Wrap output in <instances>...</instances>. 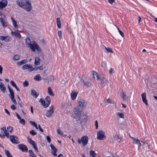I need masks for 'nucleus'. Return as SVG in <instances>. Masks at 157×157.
<instances>
[{
  "mask_svg": "<svg viewBox=\"0 0 157 157\" xmlns=\"http://www.w3.org/2000/svg\"><path fill=\"white\" fill-rule=\"evenodd\" d=\"M17 4L21 7H24L26 11L29 12L32 9V5L30 2L29 0H17L16 1Z\"/></svg>",
  "mask_w": 157,
  "mask_h": 157,
  "instance_id": "nucleus-1",
  "label": "nucleus"
},
{
  "mask_svg": "<svg viewBox=\"0 0 157 157\" xmlns=\"http://www.w3.org/2000/svg\"><path fill=\"white\" fill-rule=\"evenodd\" d=\"M25 42L26 45H28L29 46L30 48L33 51L35 52V49L37 51H39V47L35 42H34V43L32 44H31V41L30 39L27 38L26 39Z\"/></svg>",
  "mask_w": 157,
  "mask_h": 157,
  "instance_id": "nucleus-2",
  "label": "nucleus"
},
{
  "mask_svg": "<svg viewBox=\"0 0 157 157\" xmlns=\"http://www.w3.org/2000/svg\"><path fill=\"white\" fill-rule=\"evenodd\" d=\"M79 106H77L74 108V118L77 120H79L82 111L80 110Z\"/></svg>",
  "mask_w": 157,
  "mask_h": 157,
  "instance_id": "nucleus-3",
  "label": "nucleus"
},
{
  "mask_svg": "<svg viewBox=\"0 0 157 157\" xmlns=\"http://www.w3.org/2000/svg\"><path fill=\"white\" fill-rule=\"evenodd\" d=\"M88 140V137L86 136H84L82 137L81 139L78 138V141L79 144H81L82 143L84 147L87 145Z\"/></svg>",
  "mask_w": 157,
  "mask_h": 157,
  "instance_id": "nucleus-4",
  "label": "nucleus"
},
{
  "mask_svg": "<svg viewBox=\"0 0 157 157\" xmlns=\"http://www.w3.org/2000/svg\"><path fill=\"white\" fill-rule=\"evenodd\" d=\"M97 138L100 140H103L105 138V132L103 130L99 131L97 133Z\"/></svg>",
  "mask_w": 157,
  "mask_h": 157,
  "instance_id": "nucleus-5",
  "label": "nucleus"
},
{
  "mask_svg": "<svg viewBox=\"0 0 157 157\" xmlns=\"http://www.w3.org/2000/svg\"><path fill=\"white\" fill-rule=\"evenodd\" d=\"M11 142L14 144H17L20 143L18 137L16 136L11 135L10 136Z\"/></svg>",
  "mask_w": 157,
  "mask_h": 157,
  "instance_id": "nucleus-6",
  "label": "nucleus"
},
{
  "mask_svg": "<svg viewBox=\"0 0 157 157\" xmlns=\"http://www.w3.org/2000/svg\"><path fill=\"white\" fill-rule=\"evenodd\" d=\"M27 140L28 143L32 145L33 147L36 150L38 151V149L36 147V144L35 142L33 140H32L28 137L27 138Z\"/></svg>",
  "mask_w": 157,
  "mask_h": 157,
  "instance_id": "nucleus-7",
  "label": "nucleus"
},
{
  "mask_svg": "<svg viewBox=\"0 0 157 157\" xmlns=\"http://www.w3.org/2000/svg\"><path fill=\"white\" fill-rule=\"evenodd\" d=\"M53 113V106H52L50 107L49 110H47L46 116L48 117H50L52 115Z\"/></svg>",
  "mask_w": 157,
  "mask_h": 157,
  "instance_id": "nucleus-8",
  "label": "nucleus"
},
{
  "mask_svg": "<svg viewBox=\"0 0 157 157\" xmlns=\"http://www.w3.org/2000/svg\"><path fill=\"white\" fill-rule=\"evenodd\" d=\"M18 146L19 148L23 152H27L28 151L27 147L23 144H18Z\"/></svg>",
  "mask_w": 157,
  "mask_h": 157,
  "instance_id": "nucleus-9",
  "label": "nucleus"
},
{
  "mask_svg": "<svg viewBox=\"0 0 157 157\" xmlns=\"http://www.w3.org/2000/svg\"><path fill=\"white\" fill-rule=\"evenodd\" d=\"M78 105L77 106H79V107L80 108L81 107L82 108L85 105V101L82 99H78Z\"/></svg>",
  "mask_w": 157,
  "mask_h": 157,
  "instance_id": "nucleus-10",
  "label": "nucleus"
},
{
  "mask_svg": "<svg viewBox=\"0 0 157 157\" xmlns=\"http://www.w3.org/2000/svg\"><path fill=\"white\" fill-rule=\"evenodd\" d=\"M1 132L2 134H5V135L8 138H9V133L7 132L6 129L5 127H3L1 128Z\"/></svg>",
  "mask_w": 157,
  "mask_h": 157,
  "instance_id": "nucleus-11",
  "label": "nucleus"
},
{
  "mask_svg": "<svg viewBox=\"0 0 157 157\" xmlns=\"http://www.w3.org/2000/svg\"><path fill=\"white\" fill-rule=\"evenodd\" d=\"M7 1L6 0H2L0 2V9H2L7 5Z\"/></svg>",
  "mask_w": 157,
  "mask_h": 157,
  "instance_id": "nucleus-12",
  "label": "nucleus"
},
{
  "mask_svg": "<svg viewBox=\"0 0 157 157\" xmlns=\"http://www.w3.org/2000/svg\"><path fill=\"white\" fill-rule=\"evenodd\" d=\"M146 94L145 93H144L141 94V96L143 101L147 105H148L147 100L146 98Z\"/></svg>",
  "mask_w": 157,
  "mask_h": 157,
  "instance_id": "nucleus-13",
  "label": "nucleus"
},
{
  "mask_svg": "<svg viewBox=\"0 0 157 157\" xmlns=\"http://www.w3.org/2000/svg\"><path fill=\"white\" fill-rule=\"evenodd\" d=\"M100 83L102 85H105L108 82V80L103 77L100 78L99 80Z\"/></svg>",
  "mask_w": 157,
  "mask_h": 157,
  "instance_id": "nucleus-14",
  "label": "nucleus"
},
{
  "mask_svg": "<svg viewBox=\"0 0 157 157\" xmlns=\"http://www.w3.org/2000/svg\"><path fill=\"white\" fill-rule=\"evenodd\" d=\"M10 38L9 36H0V39L1 40H4L6 42H8L9 41Z\"/></svg>",
  "mask_w": 157,
  "mask_h": 157,
  "instance_id": "nucleus-15",
  "label": "nucleus"
},
{
  "mask_svg": "<svg viewBox=\"0 0 157 157\" xmlns=\"http://www.w3.org/2000/svg\"><path fill=\"white\" fill-rule=\"evenodd\" d=\"M11 34L12 35H14V36L20 38L21 37L20 34L18 32L17 30H15L14 32L12 31Z\"/></svg>",
  "mask_w": 157,
  "mask_h": 157,
  "instance_id": "nucleus-16",
  "label": "nucleus"
},
{
  "mask_svg": "<svg viewBox=\"0 0 157 157\" xmlns=\"http://www.w3.org/2000/svg\"><path fill=\"white\" fill-rule=\"evenodd\" d=\"M80 120L81 122H83L85 123L87 121V117L85 115H83L81 116L80 115L79 120Z\"/></svg>",
  "mask_w": 157,
  "mask_h": 157,
  "instance_id": "nucleus-17",
  "label": "nucleus"
},
{
  "mask_svg": "<svg viewBox=\"0 0 157 157\" xmlns=\"http://www.w3.org/2000/svg\"><path fill=\"white\" fill-rule=\"evenodd\" d=\"M0 89L3 93H4L6 90V87L4 84L1 82H0Z\"/></svg>",
  "mask_w": 157,
  "mask_h": 157,
  "instance_id": "nucleus-18",
  "label": "nucleus"
},
{
  "mask_svg": "<svg viewBox=\"0 0 157 157\" xmlns=\"http://www.w3.org/2000/svg\"><path fill=\"white\" fill-rule=\"evenodd\" d=\"M112 139L114 140H117L118 142H120L121 140V138L119 137V136L117 135V134H115L113 137Z\"/></svg>",
  "mask_w": 157,
  "mask_h": 157,
  "instance_id": "nucleus-19",
  "label": "nucleus"
},
{
  "mask_svg": "<svg viewBox=\"0 0 157 157\" xmlns=\"http://www.w3.org/2000/svg\"><path fill=\"white\" fill-rule=\"evenodd\" d=\"M45 101L46 102V105H45V107H48L50 103V98L49 96H47L45 98Z\"/></svg>",
  "mask_w": 157,
  "mask_h": 157,
  "instance_id": "nucleus-20",
  "label": "nucleus"
},
{
  "mask_svg": "<svg viewBox=\"0 0 157 157\" xmlns=\"http://www.w3.org/2000/svg\"><path fill=\"white\" fill-rule=\"evenodd\" d=\"M92 74L94 78L96 77L97 78V80L98 81L100 79V78L99 77L96 71H92Z\"/></svg>",
  "mask_w": 157,
  "mask_h": 157,
  "instance_id": "nucleus-21",
  "label": "nucleus"
},
{
  "mask_svg": "<svg viewBox=\"0 0 157 157\" xmlns=\"http://www.w3.org/2000/svg\"><path fill=\"white\" fill-rule=\"evenodd\" d=\"M11 20L12 22L13 25L14 27L16 29H17L18 28V26L17 25V22L14 20V19L13 18L11 17Z\"/></svg>",
  "mask_w": 157,
  "mask_h": 157,
  "instance_id": "nucleus-22",
  "label": "nucleus"
},
{
  "mask_svg": "<svg viewBox=\"0 0 157 157\" xmlns=\"http://www.w3.org/2000/svg\"><path fill=\"white\" fill-rule=\"evenodd\" d=\"M77 94L78 93L77 92L72 91L71 93V96L72 99L73 100H75L76 98Z\"/></svg>",
  "mask_w": 157,
  "mask_h": 157,
  "instance_id": "nucleus-23",
  "label": "nucleus"
},
{
  "mask_svg": "<svg viewBox=\"0 0 157 157\" xmlns=\"http://www.w3.org/2000/svg\"><path fill=\"white\" fill-rule=\"evenodd\" d=\"M31 95L34 97L36 98L38 96L39 94H36V91L35 90H31Z\"/></svg>",
  "mask_w": 157,
  "mask_h": 157,
  "instance_id": "nucleus-24",
  "label": "nucleus"
},
{
  "mask_svg": "<svg viewBox=\"0 0 157 157\" xmlns=\"http://www.w3.org/2000/svg\"><path fill=\"white\" fill-rule=\"evenodd\" d=\"M40 58L38 57H36L35 58L34 64L36 65H38L40 63Z\"/></svg>",
  "mask_w": 157,
  "mask_h": 157,
  "instance_id": "nucleus-25",
  "label": "nucleus"
},
{
  "mask_svg": "<svg viewBox=\"0 0 157 157\" xmlns=\"http://www.w3.org/2000/svg\"><path fill=\"white\" fill-rule=\"evenodd\" d=\"M56 23L57 26L58 28H61V23L60 19L59 18H57L56 19Z\"/></svg>",
  "mask_w": 157,
  "mask_h": 157,
  "instance_id": "nucleus-26",
  "label": "nucleus"
},
{
  "mask_svg": "<svg viewBox=\"0 0 157 157\" xmlns=\"http://www.w3.org/2000/svg\"><path fill=\"white\" fill-rule=\"evenodd\" d=\"M82 81L83 83V85L87 87L90 86L91 85V83L90 82L87 81H85L83 79L82 80Z\"/></svg>",
  "mask_w": 157,
  "mask_h": 157,
  "instance_id": "nucleus-27",
  "label": "nucleus"
},
{
  "mask_svg": "<svg viewBox=\"0 0 157 157\" xmlns=\"http://www.w3.org/2000/svg\"><path fill=\"white\" fill-rule=\"evenodd\" d=\"M28 60L27 59L22 60L20 62H18L17 63L18 65L20 66L22 64H24L26 63Z\"/></svg>",
  "mask_w": 157,
  "mask_h": 157,
  "instance_id": "nucleus-28",
  "label": "nucleus"
},
{
  "mask_svg": "<svg viewBox=\"0 0 157 157\" xmlns=\"http://www.w3.org/2000/svg\"><path fill=\"white\" fill-rule=\"evenodd\" d=\"M48 92L50 95L52 96H54V94L52 92V89L50 87H49L48 88Z\"/></svg>",
  "mask_w": 157,
  "mask_h": 157,
  "instance_id": "nucleus-29",
  "label": "nucleus"
},
{
  "mask_svg": "<svg viewBox=\"0 0 157 157\" xmlns=\"http://www.w3.org/2000/svg\"><path fill=\"white\" fill-rule=\"evenodd\" d=\"M130 137L132 138V140H133V141H134V144H137L139 142H140V141L138 139H136L135 138L132 137L131 136H129Z\"/></svg>",
  "mask_w": 157,
  "mask_h": 157,
  "instance_id": "nucleus-30",
  "label": "nucleus"
},
{
  "mask_svg": "<svg viewBox=\"0 0 157 157\" xmlns=\"http://www.w3.org/2000/svg\"><path fill=\"white\" fill-rule=\"evenodd\" d=\"M4 152L6 156H8V157H13L8 150H4Z\"/></svg>",
  "mask_w": 157,
  "mask_h": 157,
  "instance_id": "nucleus-31",
  "label": "nucleus"
},
{
  "mask_svg": "<svg viewBox=\"0 0 157 157\" xmlns=\"http://www.w3.org/2000/svg\"><path fill=\"white\" fill-rule=\"evenodd\" d=\"M34 79L36 81H40L41 79V77L40 75L37 74L35 76Z\"/></svg>",
  "mask_w": 157,
  "mask_h": 157,
  "instance_id": "nucleus-32",
  "label": "nucleus"
},
{
  "mask_svg": "<svg viewBox=\"0 0 157 157\" xmlns=\"http://www.w3.org/2000/svg\"><path fill=\"white\" fill-rule=\"evenodd\" d=\"M29 155L31 157H36V155L34 153L33 151L31 150L29 151Z\"/></svg>",
  "mask_w": 157,
  "mask_h": 157,
  "instance_id": "nucleus-33",
  "label": "nucleus"
},
{
  "mask_svg": "<svg viewBox=\"0 0 157 157\" xmlns=\"http://www.w3.org/2000/svg\"><path fill=\"white\" fill-rule=\"evenodd\" d=\"M20 59V56L16 54L15 55H14L13 57V59L14 60H17L19 59Z\"/></svg>",
  "mask_w": 157,
  "mask_h": 157,
  "instance_id": "nucleus-34",
  "label": "nucleus"
},
{
  "mask_svg": "<svg viewBox=\"0 0 157 157\" xmlns=\"http://www.w3.org/2000/svg\"><path fill=\"white\" fill-rule=\"evenodd\" d=\"M90 156L92 157H95L96 154L94 151L93 150H91L90 152Z\"/></svg>",
  "mask_w": 157,
  "mask_h": 157,
  "instance_id": "nucleus-35",
  "label": "nucleus"
},
{
  "mask_svg": "<svg viewBox=\"0 0 157 157\" xmlns=\"http://www.w3.org/2000/svg\"><path fill=\"white\" fill-rule=\"evenodd\" d=\"M39 101L41 103V104L43 105V106H44V107L45 108H46V107H45V105H46V104H45V102L42 99V98H41Z\"/></svg>",
  "mask_w": 157,
  "mask_h": 157,
  "instance_id": "nucleus-36",
  "label": "nucleus"
},
{
  "mask_svg": "<svg viewBox=\"0 0 157 157\" xmlns=\"http://www.w3.org/2000/svg\"><path fill=\"white\" fill-rule=\"evenodd\" d=\"M29 65H30L25 64L22 66V68L24 70L28 69L29 67Z\"/></svg>",
  "mask_w": 157,
  "mask_h": 157,
  "instance_id": "nucleus-37",
  "label": "nucleus"
},
{
  "mask_svg": "<svg viewBox=\"0 0 157 157\" xmlns=\"http://www.w3.org/2000/svg\"><path fill=\"white\" fill-rule=\"evenodd\" d=\"M117 115L120 118H124V114L122 113H117Z\"/></svg>",
  "mask_w": 157,
  "mask_h": 157,
  "instance_id": "nucleus-38",
  "label": "nucleus"
},
{
  "mask_svg": "<svg viewBox=\"0 0 157 157\" xmlns=\"http://www.w3.org/2000/svg\"><path fill=\"white\" fill-rule=\"evenodd\" d=\"M29 85L28 82L26 81H25L23 83V85L24 87H27L29 86Z\"/></svg>",
  "mask_w": 157,
  "mask_h": 157,
  "instance_id": "nucleus-39",
  "label": "nucleus"
},
{
  "mask_svg": "<svg viewBox=\"0 0 157 157\" xmlns=\"http://www.w3.org/2000/svg\"><path fill=\"white\" fill-rule=\"evenodd\" d=\"M51 149L53 151H57V149L52 144H51L50 145Z\"/></svg>",
  "mask_w": 157,
  "mask_h": 157,
  "instance_id": "nucleus-40",
  "label": "nucleus"
},
{
  "mask_svg": "<svg viewBox=\"0 0 157 157\" xmlns=\"http://www.w3.org/2000/svg\"><path fill=\"white\" fill-rule=\"evenodd\" d=\"M122 92L123 95L122 96V98L124 100H125V98L126 97V93L125 92L123 91H122Z\"/></svg>",
  "mask_w": 157,
  "mask_h": 157,
  "instance_id": "nucleus-41",
  "label": "nucleus"
},
{
  "mask_svg": "<svg viewBox=\"0 0 157 157\" xmlns=\"http://www.w3.org/2000/svg\"><path fill=\"white\" fill-rule=\"evenodd\" d=\"M19 122L22 125H25V121L24 119H22L21 118L20 119Z\"/></svg>",
  "mask_w": 157,
  "mask_h": 157,
  "instance_id": "nucleus-42",
  "label": "nucleus"
},
{
  "mask_svg": "<svg viewBox=\"0 0 157 157\" xmlns=\"http://www.w3.org/2000/svg\"><path fill=\"white\" fill-rule=\"evenodd\" d=\"M2 24V26L3 27H5L6 26V23L5 22L2 20V18H0Z\"/></svg>",
  "mask_w": 157,
  "mask_h": 157,
  "instance_id": "nucleus-43",
  "label": "nucleus"
},
{
  "mask_svg": "<svg viewBox=\"0 0 157 157\" xmlns=\"http://www.w3.org/2000/svg\"><path fill=\"white\" fill-rule=\"evenodd\" d=\"M9 92L10 93V98H11V97H14V93L13 92V90H12L9 91Z\"/></svg>",
  "mask_w": 157,
  "mask_h": 157,
  "instance_id": "nucleus-44",
  "label": "nucleus"
},
{
  "mask_svg": "<svg viewBox=\"0 0 157 157\" xmlns=\"http://www.w3.org/2000/svg\"><path fill=\"white\" fill-rule=\"evenodd\" d=\"M105 49L108 52H113V51L112 50L111 48L109 47L106 48L105 46Z\"/></svg>",
  "mask_w": 157,
  "mask_h": 157,
  "instance_id": "nucleus-45",
  "label": "nucleus"
},
{
  "mask_svg": "<svg viewBox=\"0 0 157 157\" xmlns=\"http://www.w3.org/2000/svg\"><path fill=\"white\" fill-rule=\"evenodd\" d=\"M30 133L33 136H34L36 134V133L33 130L30 131Z\"/></svg>",
  "mask_w": 157,
  "mask_h": 157,
  "instance_id": "nucleus-46",
  "label": "nucleus"
},
{
  "mask_svg": "<svg viewBox=\"0 0 157 157\" xmlns=\"http://www.w3.org/2000/svg\"><path fill=\"white\" fill-rule=\"evenodd\" d=\"M7 128L8 131L10 132H11L13 130V128L11 126H9L7 127Z\"/></svg>",
  "mask_w": 157,
  "mask_h": 157,
  "instance_id": "nucleus-47",
  "label": "nucleus"
},
{
  "mask_svg": "<svg viewBox=\"0 0 157 157\" xmlns=\"http://www.w3.org/2000/svg\"><path fill=\"white\" fill-rule=\"evenodd\" d=\"M10 98L11 99L12 101L14 104H17V102L16 100L14 99V97Z\"/></svg>",
  "mask_w": 157,
  "mask_h": 157,
  "instance_id": "nucleus-48",
  "label": "nucleus"
},
{
  "mask_svg": "<svg viewBox=\"0 0 157 157\" xmlns=\"http://www.w3.org/2000/svg\"><path fill=\"white\" fill-rule=\"evenodd\" d=\"M120 34L121 35L122 37L124 36V34L123 32L121 30H120L118 28H117Z\"/></svg>",
  "mask_w": 157,
  "mask_h": 157,
  "instance_id": "nucleus-49",
  "label": "nucleus"
},
{
  "mask_svg": "<svg viewBox=\"0 0 157 157\" xmlns=\"http://www.w3.org/2000/svg\"><path fill=\"white\" fill-rule=\"evenodd\" d=\"M46 139L48 142L50 143L51 141V139L50 137L49 136H47Z\"/></svg>",
  "mask_w": 157,
  "mask_h": 157,
  "instance_id": "nucleus-50",
  "label": "nucleus"
},
{
  "mask_svg": "<svg viewBox=\"0 0 157 157\" xmlns=\"http://www.w3.org/2000/svg\"><path fill=\"white\" fill-rule=\"evenodd\" d=\"M28 69L29 71H31L34 70L35 69L34 68H33L32 67V65H30L29 67V68Z\"/></svg>",
  "mask_w": 157,
  "mask_h": 157,
  "instance_id": "nucleus-51",
  "label": "nucleus"
},
{
  "mask_svg": "<svg viewBox=\"0 0 157 157\" xmlns=\"http://www.w3.org/2000/svg\"><path fill=\"white\" fill-rule=\"evenodd\" d=\"M10 83L14 87H16V85L13 81L11 80V81H10Z\"/></svg>",
  "mask_w": 157,
  "mask_h": 157,
  "instance_id": "nucleus-52",
  "label": "nucleus"
},
{
  "mask_svg": "<svg viewBox=\"0 0 157 157\" xmlns=\"http://www.w3.org/2000/svg\"><path fill=\"white\" fill-rule=\"evenodd\" d=\"M58 35L59 38L61 39L62 38V32L61 31H58Z\"/></svg>",
  "mask_w": 157,
  "mask_h": 157,
  "instance_id": "nucleus-53",
  "label": "nucleus"
},
{
  "mask_svg": "<svg viewBox=\"0 0 157 157\" xmlns=\"http://www.w3.org/2000/svg\"><path fill=\"white\" fill-rule=\"evenodd\" d=\"M95 128L96 129H98V123L97 121H95Z\"/></svg>",
  "mask_w": 157,
  "mask_h": 157,
  "instance_id": "nucleus-54",
  "label": "nucleus"
},
{
  "mask_svg": "<svg viewBox=\"0 0 157 157\" xmlns=\"http://www.w3.org/2000/svg\"><path fill=\"white\" fill-rule=\"evenodd\" d=\"M57 132L59 134V135H61L63 134V132L61 131V130L59 129H58L57 130Z\"/></svg>",
  "mask_w": 157,
  "mask_h": 157,
  "instance_id": "nucleus-55",
  "label": "nucleus"
},
{
  "mask_svg": "<svg viewBox=\"0 0 157 157\" xmlns=\"http://www.w3.org/2000/svg\"><path fill=\"white\" fill-rule=\"evenodd\" d=\"M57 151H53L51 152L52 154L54 156H56L57 154L56 153V152Z\"/></svg>",
  "mask_w": 157,
  "mask_h": 157,
  "instance_id": "nucleus-56",
  "label": "nucleus"
},
{
  "mask_svg": "<svg viewBox=\"0 0 157 157\" xmlns=\"http://www.w3.org/2000/svg\"><path fill=\"white\" fill-rule=\"evenodd\" d=\"M11 108L13 110H15L16 109V107H15V105H12L11 106Z\"/></svg>",
  "mask_w": 157,
  "mask_h": 157,
  "instance_id": "nucleus-57",
  "label": "nucleus"
},
{
  "mask_svg": "<svg viewBox=\"0 0 157 157\" xmlns=\"http://www.w3.org/2000/svg\"><path fill=\"white\" fill-rule=\"evenodd\" d=\"M30 124L33 126L34 125H36V124L34 122L32 121H30L29 122Z\"/></svg>",
  "mask_w": 157,
  "mask_h": 157,
  "instance_id": "nucleus-58",
  "label": "nucleus"
},
{
  "mask_svg": "<svg viewBox=\"0 0 157 157\" xmlns=\"http://www.w3.org/2000/svg\"><path fill=\"white\" fill-rule=\"evenodd\" d=\"M107 101L109 103H113V102H114L113 101V102H112V101L109 98L107 99Z\"/></svg>",
  "mask_w": 157,
  "mask_h": 157,
  "instance_id": "nucleus-59",
  "label": "nucleus"
},
{
  "mask_svg": "<svg viewBox=\"0 0 157 157\" xmlns=\"http://www.w3.org/2000/svg\"><path fill=\"white\" fill-rule=\"evenodd\" d=\"M109 72L111 74L112 73H114V69H113L112 68H111L110 71H109Z\"/></svg>",
  "mask_w": 157,
  "mask_h": 157,
  "instance_id": "nucleus-60",
  "label": "nucleus"
},
{
  "mask_svg": "<svg viewBox=\"0 0 157 157\" xmlns=\"http://www.w3.org/2000/svg\"><path fill=\"white\" fill-rule=\"evenodd\" d=\"M5 112L9 116H10V112H9V111H8V110L7 109H5Z\"/></svg>",
  "mask_w": 157,
  "mask_h": 157,
  "instance_id": "nucleus-61",
  "label": "nucleus"
},
{
  "mask_svg": "<svg viewBox=\"0 0 157 157\" xmlns=\"http://www.w3.org/2000/svg\"><path fill=\"white\" fill-rule=\"evenodd\" d=\"M38 69L40 70H42L43 69V65L40 66L38 67Z\"/></svg>",
  "mask_w": 157,
  "mask_h": 157,
  "instance_id": "nucleus-62",
  "label": "nucleus"
},
{
  "mask_svg": "<svg viewBox=\"0 0 157 157\" xmlns=\"http://www.w3.org/2000/svg\"><path fill=\"white\" fill-rule=\"evenodd\" d=\"M108 2L110 4L113 3L114 2L115 0H108Z\"/></svg>",
  "mask_w": 157,
  "mask_h": 157,
  "instance_id": "nucleus-63",
  "label": "nucleus"
},
{
  "mask_svg": "<svg viewBox=\"0 0 157 157\" xmlns=\"http://www.w3.org/2000/svg\"><path fill=\"white\" fill-rule=\"evenodd\" d=\"M3 68L1 65H0V74H2V71Z\"/></svg>",
  "mask_w": 157,
  "mask_h": 157,
  "instance_id": "nucleus-64",
  "label": "nucleus"
}]
</instances>
